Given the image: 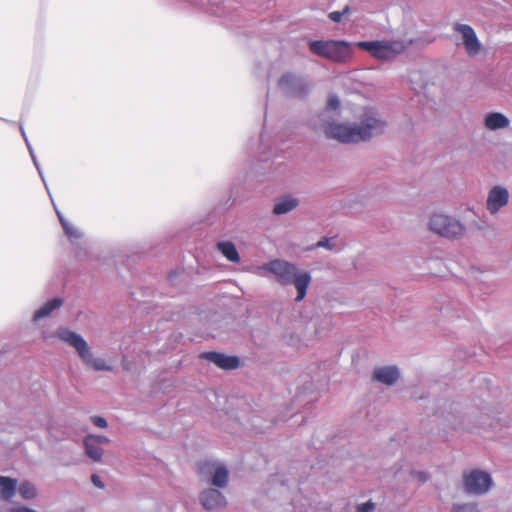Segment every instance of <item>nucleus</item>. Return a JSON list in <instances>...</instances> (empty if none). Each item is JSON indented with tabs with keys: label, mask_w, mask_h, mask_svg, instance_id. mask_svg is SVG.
Returning a JSON list of instances; mask_svg holds the SVG:
<instances>
[{
	"label": "nucleus",
	"mask_w": 512,
	"mask_h": 512,
	"mask_svg": "<svg viewBox=\"0 0 512 512\" xmlns=\"http://www.w3.org/2000/svg\"><path fill=\"white\" fill-rule=\"evenodd\" d=\"M30 156H31V158H32V161H33V163H34V165H35V167H36V169H37V171H38V173H39L40 177L42 178L43 182H45V180H44V176H43V173H42V171H41V168H40V166H39V163H38V160H37V158H36V156H35L34 151H31ZM44 184H45V187L47 188V184H46V183H44Z\"/></svg>",
	"instance_id": "c756f323"
},
{
	"label": "nucleus",
	"mask_w": 512,
	"mask_h": 512,
	"mask_svg": "<svg viewBox=\"0 0 512 512\" xmlns=\"http://www.w3.org/2000/svg\"><path fill=\"white\" fill-rule=\"evenodd\" d=\"M350 11V7L349 6H345V8L342 10V11H333V12H330L328 17L330 20H332L333 22H340L342 20V17L347 14L348 12Z\"/></svg>",
	"instance_id": "393cba45"
},
{
	"label": "nucleus",
	"mask_w": 512,
	"mask_h": 512,
	"mask_svg": "<svg viewBox=\"0 0 512 512\" xmlns=\"http://www.w3.org/2000/svg\"><path fill=\"white\" fill-rule=\"evenodd\" d=\"M63 305V300L60 297L53 298L47 301L39 309H37L33 315V321H39L40 319L46 318L51 313L59 309Z\"/></svg>",
	"instance_id": "f3484780"
},
{
	"label": "nucleus",
	"mask_w": 512,
	"mask_h": 512,
	"mask_svg": "<svg viewBox=\"0 0 512 512\" xmlns=\"http://www.w3.org/2000/svg\"><path fill=\"white\" fill-rule=\"evenodd\" d=\"M509 201L508 190L500 185L494 186L489 192L486 200V209L491 215H495Z\"/></svg>",
	"instance_id": "f8f14e48"
},
{
	"label": "nucleus",
	"mask_w": 512,
	"mask_h": 512,
	"mask_svg": "<svg viewBox=\"0 0 512 512\" xmlns=\"http://www.w3.org/2000/svg\"><path fill=\"white\" fill-rule=\"evenodd\" d=\"M484 127L489 131H496L509 127V118L500 112H489L484 117Z\"/></svg>",
	"instance_id": "2eb2a0df"
},
{
	"label": "nucleus",
	"mask_w": 512,
	"mask_h": 512,
	"mask_svg": "<svg viewBox=\"0 0 512 512\" xmlns=\"http://www.w3.org/2000/svg\"><path fill=\"white\" fill-rule=\"evenodd\" d=\"M428 228L433 233L447 239H459L466 232V227L460 220L442 213L431 215Z\"/></svg>",
	"instance_id": "423d86ee"
},
{
	"label": "nucleus",
	"mask_w": 512,
	"mask_h": 512,
	"mask_svg": "<svg viewBox=\"0 0 512 512\" xmlns=\"http://www.w3.org/2000/svg\"><path fill=\"white\" fill-rule=\"evenodd\" d=\"M92 438L96 441V443H98V445H103V444H107L110 442L109 438L106 437V436H102V435H94L92 434Z\"/></svg>",
	"instance_id": "7c9ffc66"
},
{
	"label": "nucleus",
	"mask_w": 512,
	"mask_h": 512,
	"mask_svg": "<svg viewBox=\"0 0 512 512\" xmlns=\"http://www.w3.org/2000/svg\"><path fill=\"white\" fill-rule=\"evenodd\" d=\"M58 218L60 220V223L64 229L65 234L70 239L72 243H76L78 240L82 238V233L80 230H78L74 225L69 223L63 215L57 211Z\"/></svg>",
	"instance_id": "412c9836"
},
{
	"label": "nucleus",
	"mask_w": 512,
	"mask_h": 512,
	"mask_svg": "<svg viewBox=\"0 0 512 512\" xmlns=\"http://www.w3.org/2000/svg\"><path fill=\"white\" fill-rule=\"evenodd\" d=\"M90 420L95 426L99 428H106L108 426L106 419L101 416H92Z\"/></svg>",
	"instance_id": "c85d7f7f"
},
{
	"label": "nucleus",
	"mask_w": 512,
	"mask_h": 512,
	"mask_svg": "<svg viewBox=\"0 0 512 512\" xmlns=\"http://www.w3.org/2000/svg\"><path fill=\"white\" fill-rule=\"evenodd\" d=\"M223 2V0H199L201 5H210V12L213 14H218L219 5Z\"/></svg>",
	"instance_id": "a878e982"
},
{
	"label": "nucleus",
	"mask_w": 512,
	"mask_h": 512,
	"mask_svg": "<svg viewBox=\"0 0 512 512\" xmlns=\"http://www.w3.org/2000/svg\"><path fill=\"white\" fill-rule=\"evenodd\" d=\"M375 509V504L371 501L361 503L357 506V512H372Z\"/></svg>",
	"instance_id": "cd10ccee"
},
{
	"label": "nucleus",
	"mask_w": 512,
	"mask_h": 512,
	"mask_svg": "<svg viewBox=\"0 0 512 512\" xmlns=\"http://www.w3.org/2000/svg\"><path fill=\"white\" fill-rule=\"evenodd\" d=\"M310 51L333 62H346L352 56V44L344 40H314L309 42Z\"/></svg>",
	"instance_id": "39448f33"
},
{
	"label": "nucleus",
	"mask_w": 512,
	"mask_h": 512,
	"mask_svg": "<svg viewBox=\"0 0 512 512\" xmlns=\"http://www.w3.org/2000/svg\"><path fill=\"white\" fill-rule=\"evenodd\" d=\"M92 483L99 489H103L105 487L103 481L97 474H93L91 477Z\"/></svg>",
	"instance_id": "2f4dec72"
},
{
	"label": "nucleus",
	"mask_w": 512,
	"mask_h": 512,
	"mask_svg": "<svg viewBox=\"0 0 512 512\" xmlns=\"http://www.w3.org/2000/svg\"><path fill=\"white\" fill-rule=\"evenodd\" d=\"M452 512H480V508L475 502L455 503Z\"/></svg>",
	"instance_id": "b1692460"
},
{
	"label": "nucleus",
	"mask_w": 512,
	"mask_h": 512,
	"mask_svg": "<svg viewBox=\"0 0 512 512\" xmlns=\"http://www.w3.org/2000/svg\"><path fill=\"white\" fill-rule=\"evenodd\" d=\"M55 336L62 342L74 348L82 360L89 368L95 371H111L112 366L101 357H95L86 340L78 333L67 327H59Z\"/></svg>",
	"instance_id": "7ed1b4c3"
},
{
	"label": "nucleus",
	"mask_w": 512,
	"mask_h": 512,
	"mask_svg": "<svg viewBox=\"0 0 512 512\" xmlns=\"http://www.w3.org/2000/svg\"><path fill=\"white\" fill-rule=\"evenodd\" d=\"M203 474L209 476V482L216 488H225L229 482V471L219 461L206 462L201 469Z\"/></svg>",
	"instance_id": "9d476101"
},
{
	"label": "nucleus",
	"mask_w": 512,
	"mask_h": 512,
	"mask_svg": "<svg viewBox=\"0 0 512 512\" xmlns=\"http://www.w3.org/2000/svg\"><path fill=\"white\" fill-rule=\"evenodd\" d=\"M218 250L231 262H239L240 256L234 243L223 241L217 244Z\"/></svg>",
	"instance_id": "4be33fe9"
},
{
	"label": "nucleus",
	"mask_w": 512,
	"mask_h": 512,
	"mask_svg": "<svg viewBox=\"0 0 512 512\" xmlns=\"http://www.w3.org/2000/svg\"><path fill=\"white\" fill-rule=\"evenodd\" d=\"M419 477L422 481L426 480V476L424 475V473H419Z\"/></svg>",
	"instance_id": "72a5a7b5"
},
{
	"label": "nucleus",
	"mask_w": 512,
	"mask_h": 512,
	"mask_svg": "<svg viewBox=\"0 0 512 512\" xmlns=\"http://www.w3.org/2000/svg\"><path fill=\"white\" fill-rule=\"evenodd\" d=\"M17 480L0 476V497L5 501H10L16 494Z\"/></svg>",
	"instance_id": "a211bd4d"
},
{
	"label": "nucleus",
	"mask_w": 512,
	"mask_h": 512,
	"mask_svg": "<svg viewBox=\"0 0 512 512\" xmlns=\"http://www.w3.org/2000/svg\"><path fill=\"white\" fill-rule=\"evenodd\" d=\"M409 42L403 39L361 41L355 45L381 61H391L405 52Z\"/></svg>",
	"instance_id": "20e7f679"
},
{
	"label": "nucleus",
	"mask_w": 512,
	"mask_h": 512,
	"mask_svg": "<svg viewBox=\"0 0 512 512\" xmlns=\"http://www.w3.org/2000/svg\"><path fill=\"white\" fill-rule=\"evenodd\" d=\"M85 453L93 461L99 462L103 456V449L98 443L92 438V434L87 435L84 438Z\"/></svg>",
	"instance_id": "6ab92c4d"
},
{
	"label": "nucleus",
	"mask_w": 512,
	"mask_h": 512,
	"mask_svg": "<svg viewBox=\"0 0 512 512\" xmlns=\"http://www.w3.org/2000/svg\"><path fill=\"white\" fill-rule=\"evenodd\" d=\"M453 31L461 36L466 53L470 57H474L481 52L482 44L470 25L454 23Z\"/></svg>",
	"instance_id": "1a4fd4ad"
},
{
	"label": "nucleus",
	"mask_w": 512,
	"mask_h": 512,
	"mask_svg": "<svg viewBox=\"0 0 512 512\" xmlns=\"http://www.w3.org/2000/svg\"><path fill=\"white\" fill-rule=\"evenodd\" d=\"M340 106V101L337 96L331 95L328 99L325 110L319 115V124H323V119L330 121L334 120V115Z\"/></svg>",
	"instance_id": "aec40b11"
},
{
	"label": "nucleus",
	"mask_w": 512,
	"mask_h": 512,
	"mask_svg": "<svg viewBox=\"0 0 512 512\" xmlns=\"http://www.w3.org/2000/svg\"><path fill=\"white\" fill-rule=\"evenodd\" d=\"M17 490L21 497L25 500L34 499L37 495L36 487L29 481H23L17 486Z\"/></svg>",
	"instance_id": "5701e85b"
},
{
	"label": "nucleus",
	"mask_w": 512,
	"mask_h": 512,
	"mask_svg": "<svg viewBox=\"0 0 512 512\" xmlns=\"http://www.w3.org/2000/svg\"><path fill=\"white\" fill-rule=\"evenodd\" d=\"M492 485V477L486 471L473 469L463 475L464 490L469 495H484L488 493Z\"/></svg>",
	"instance_id": "0eeeda50"
},
{
	"label": "nucleus",
	"mask_w": 512,
	"mask_h": 512,
	"mask_svg": "<svg viewBox=\"0 0 512 512\" xmlns=\"http://www.w3.org/2000/svg\"><path fill=\"white\" fill-rule=\"evenodd\" d=\"M202 358L209 360L210 362L216 364L218 367L225 370L236 369L239 366V358L236 356H227L218 352H207L203 353Z\"/></svg>",
	"instance_id": "ddd939ff"
},
{
	"label": "nucleus",
	"mask_w": 512,
	"mask_h": 512,
	"mask_svg": "<svg viewBox=\"0 0 512 512\" xmlns=\"http://www.w3.org/2000/svg\"><path fill=\"white\" fill-rule=\"evenodd\" d=\"M316 247L325 248L327 250L335 249L336 245L333 241V238H323L316 243Z\"/></svg>",
	"instance_id": "bb28decb"
},
{
	"label": "nucleus",
	"mask_w": 512,
	"mask_h": 512,
	"mask_svg": "<svg viewBox=\"0 0 512 512\" xmlns=\"http://www.w3.org/2000/svg\"><path fill=\"white\" fill-rule=\"evenodd\" d=\"M278 86L288 97H301L309 90L307 81L303 77L293 73L283 74L278 81Z\"/></svg>",
	"instance_id": "6e6552de"
},
{
	"label": "nucleus",
	"mask_w": 512,
	"mask_h": 512,
	"mask_svg": "<svg viewBox=\"0 0 512 512\" xmlns=\"http://www.w3.org/2000/svg\"><path fill=\"white\" fill-rule=\"evenodd\" d=\"M299 205L297 198L290 195L278 198L273 207L275 215H284L293 211Z\"/></svg>",
	"instance_id": "dca6fc26"
},
{
	"label": "nucleus",
	"mask_w": 512,
	"mask_h": 512,
	"mask_svg": "<svg viewBox=\"0 0 512 512\" xmlns=\"http://www.w3.org/2000/svg\"><path fill=\"white\" fill-rule=\"evenodd\" d=\"M199 502L203 509L214 512L224 509L227 505L226 497L216 488H206L199 493Z\"/></svg>",
	"instance_id": "9b49d317"
},
{
	"label": "nucleus",
	"mask_w": 512,
	"mask_h": 512,
	"mask_svg": "<svg viewBox=\"0 0 512 512\" xmlns=\"http://www.w3.org/2000/svg\"><path fill=\"white\" fill-rule=\"evenodd\" d=\"M262 271L275 275L281 285L293 284L297 290L296 301L304 299L312 280L308 271L300 270L297 265L281 259L272 260L257 269L259 275H264Z\"/></svg>",
	"instance_id": "f03ea898"
},
{
	"label": "nucleus",
	"mask_w": 512,
	"mask_h": 512,
	"mask_svg": "<svg viewBox=\"0 0 512 512\" xmlns=\"http://www.w3.org/2000/svg\"><path fill=\"white\" fill-rule=\"evenodd\" d=\"M399 370L395 366H383L374 369L373 379L385 385H393L399 378Z\"/></svg>",
	"instance_id": "4468645a"
},
{
	"label": "nucleus",
	"mask_w": 512,
	"mask_h": 512,
	"mask_svg": "<svg viewBox=\"0 0 512 512\" xmlns=\"http://www.w3.org/2000/svg\"><path fill=\"white\" fill-rule=\"evenodd\" d=\"M20 130H21L22 136H23V138H24V140H25V143H26V145H27V148H28L29 154H31V151H34V150H33L32 146H31V144H30V142H29V140H28V138H27V136H26V133H25V131H24V129H23V127H22V126L20 127Z\"/></svg>",
	"instance_id": "473e14b6"
},
{
	"label": "nucleus",
	"mask_w": 512,
	"mask_h": 512,
	"mask_svg": "<svg viewBox=\"0 0 512 512\" xmlns=\"http://www.w3.org/2000/svg\"><path fill=\"white\" fill-rule=\"evenodd\" d=\"M323 130L327 138L340 143L351 144L367 141L384 132L386 122L373 109H366L359 122H338L323 119V124H314Z\"/></svg>",
	"instance_id": "f257e3e1"
}]
</instances>
